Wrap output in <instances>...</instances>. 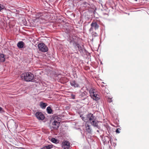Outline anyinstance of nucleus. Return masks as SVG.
Instances as JSON below:
<instances>
[{
	"label": "nucleus",
	"mask_w": 149,
	"mask_h": 149,
	"mask_svg": "<svg viewBox=\"0 0 149 149\" xmlns=\"http://www.w3.org/2000/svg\"><path fill=\"white\" fill-rule=\"evenodd\" d=\"M82 119L85 121H89L91 122V123L93 126L98 127L97 123L95 121V118L93 115L91 113L87 114L85 117H82Z\"/></svg>",
	"instance_id": "1"
},
{
	"label": "nucleus",
	"mask_w": 149,
	"mask_h": 149,
	"mask_svg": "<svg viewBox=\"0 0 149 149\" xmlns=\"http://www.w3.org/2000/svg\"><path fill=\"white\" fill-rule=\"evenodd\" d=\"M89 93L91 97L93 100L97 101L100 99L99 95L98 94V92L96 89L91 88L90 90Z\"/></svg>",
	"instance_id": "2"
},
{
	"label": "nucleus",
	"mask_w": 149,
	"mask_h": 149,
	"mask_svg": "<svg viewBox=\"0 0 149 149\" xmlns=\"http://www.w3.org/2000/svg\"><path fill=\"white\" fill-rule=\"evenodd\" d=\"M21 77L22 79H24L27 81H31L34 78L33 74L31 72L24 73L21 74Z\"/></svg>",
	"instance_id": "3"
},
{
	"label": "nucleus",
	"mask_w": 149,
	"mask_h": 149,
	"mask_svg": "<svg viewBox=\"0 0 149 149\" xmlns=\"http://www.w3.org/2000/svg\"><path fill=\"white\" fill-rule=\"evenodd\" d=\"M38 47L39 50L42 52H46L48 50L47 46L43 43L39 44L38 45Z\"/></svg>",
	"instance_id": "4"
},
{
	"label": "nucleus",
	"mask_w": 149,
	"mask_h": 149,
	"mask_svg": "<svg viewBox=\"0 0 149 149\" xmlns=\"http://www.w3.org/2000/svg\"><path fill=\"white\" fill-rule=\"evenodd\" d=\"M91 27L89 29V31L90 32L93 31V29H94L95 30H97L99 28V26L97 22L95 21H93L91 24Z\"/></svg>",
	"instance_id": "5"
},
{
	"label": "nucleus",
	"mask_w": 149,
	"mask_h": 149,
	"mask_svg": "<svg viewBox=\"0 0 149 149\" xmlns=\"http://www.w3.org/2000/svg\"><path fill=\"white\" fill-rule=\"evenodd\" d=\"M62 147L64 149H70L69 142L64 140L62 143Z\"/></svg>",
	"instance_id": "6"
},
{
	"label": "nucleus",
	"mask_w": 149,
	"mask_h": 149,
	"mask_svg": "<svg viewBox=\"0 0 149 149\" xmlns=\"http://www.w3.org/2000/svg\"><path fill=\"white\" fill-rule=\"evenodd\" d=\"M37 118L39 120H43L45 117L43 114L41 112H37L36 114Z\"/></svg>",
	"instance_id": "7"
},
{
	"label": "nucleus",
	"mask_w": 149,
	"mask_h": 149,
	"mask_svg": "<svg viewBox=\"0 0 149 149\" xmlns=\"http://www.w3.org/2000/svg\"><path fill=\"white\" fill-rule=\"evenodd\" d=\"M60 125V123L52 122V126L53 128L55 129H57Z\"/></svg>",
	"instance_id": "8"
},
{
	"label": "nucleus",
	"mask_w": 149,
	"mask_h": 149,
	"mask_svg": "<svg viewBox=\"0 0 149 149\" xmlns=\"http://www.w3.org/2000/svg\"><path fill=\"white\" fill-rule=\"evenodd\" d=\"M52 118V120L53 121L52 122H56L60 123V118L58 116H55L53 117Z\"/></svg>",
	"instance_id": "9"
},
{
	"label": "nucleus",
	"mask_w": 149,
	"mask_h": 149,
	"mask_svg": "<svg viewBox=\"0 0 149 149\" xmlns=\"http://www.w3.org/2000/svg\"><path fill=\"white\" fill-rule=\"evenodd\" d=\"M76 37L75 36H70L69 37V41L70 42L76 43Z\"/></svg>",
	"instance_id": "10"
},
{
	"label": "nucleus",
	"mask_w": 149,
	"mask_h": 149,
	"mask_svg": "<svg viewBox=\"0 0 149 149\" xmlns=\"http://www.w3.org/2000/svg\"><path fill=\"white\" fill-rule=\"evenodd\" d=\"M25 45L24 43L22 41H19L17 44V46L19 48H22L24 47Z\"/></svg>",
	"instance_id": "11"
},
{
	"label": "nucleus",
	"mask_w": 149,
	"mask_h": 149,
	"mask_svg": "<svg viewBox=\"0 0 149 149\" xmlns=\"http://www.w3.org/2000/svg\"><path fill=\"white\" fill-rule=\"evenodd\" d=\"M70 84L71 86L75 87H78L79 86V84L76 82L74 80L70 82Z\"/></svg>",
	"instance_id": "12"
},
{
	"label": "nucleus",
	"mask_w": 149,
	"mask_h": 149,
	"mask_svg": "<svg viewBox=\"0 0 149 149\" xmlns=\"http://www.w3.org/2000/svg\"><path fill=\"white\" fill-rule=\"evenodd\" d=\"M86 131L89 133H91L92 132V130L90 126L87 124H86Z\"/></svg>",
	"instance_id": "13"
},
{
	"label": "nucleus",
	"mask_w": 149,
	"mask_h": 149,
	"mask_svg": "<svg viewBox=\"0 0 149 149\" xmlns=\"http://www.w3.org/2000/svg\"><path fill=\"white\" fill-rule=\"evenodd\" d=\"M40 106L41 108L42 109H45L47 106V104L41 102L40 103Z\"/></svg>",
	"instance_id": "14"
},
{
	"label": "nucleus",
	"mask_w": 149,
	"mask_h": 149,
	"mask_svg": "<svg viewBox=\"0 0 149 149\" xmlns=\"http://www.w3.org/2000/svg\"><path fill=\"white\" fill-rule=\"evenodd\" d=\"M4 56L3 54H0V62H4L5 61Z\"/></svg>",
	"instance_id": "15"
},
{
	"label": "nucleus",
	"mask_w": 149,
	"mask_h": 149,
	"mask_svg": "<svg viewBox=\"0 0 149 149\" xmlns=\"http://www.w3.org/2000/svg\"><path fill=\"white\" fill-rule=\"evenodd\" d=\"M52 148V145H49L47 146H44L43 147L40 148V149H50Z\"/></svg>",
	"instance_id": "16"
},
{
	"label": "nucleus",
	"mask_w": 149,
	"mask_h": 149,
	"mask_svg": "<svg viewBox=\"0 0 149 149\" xmlns=\"http://www.w3.org/2000/svg\"><path fill=\"white\" fill-rule=\"evenodd\" d=\"M47 112L48 113L50 114L52 113V110L51 107H47Z\"/></svg>",
	"instance_id": "17"
},
{
	"label": "nucleus",
	"mask_w": 149,
	"mask_h": 149,
	"mask_svg": "<svg viewBox=\"0 0 149 149\" xmlns=\"http://www.w3.org/2000/svg\"><path fill=\"white\" fill-rule=\"evenodd\" d=\"M76 47L78 48L79 50H81L82 49L81 47L79 44H76Z\"/></svg>",
	"instance_id": "18"
},
{
	"label": "nucleus",
	"mask_w": 149,
	"mask_h": 149,
	"mask_svg": "<svg viewBox=\"0 0 149 149\" xmlns=\"http://www.w3.org/2000/svg\"><path fill=\"white\" fill-rule=\"evenodd\" d=\"M42 14L41 13H38L37 15V17L39 19H41L42 18V17H40L42 16Z\"/></svg>",
	"instance_id": "19"
},
{
	"label": "nucleus",
	"mask_w": 149,
	"mask_h": 149,
	"mask_svg": "<svg viewBox=\"0 0 149 149\" xmlns=\"http://www.w3.org/2000/svg\"><path fill=\"white\" fill-rule=\"evenodd\" d=\"M5 8V6L4 5L0 4V11H1Z\"/></svg>",
	"instance_id": "20"
},
{
	"label": "nucleus",
	"mask_w": 149,
	"mask_h": 149,
	"mask_svg": "<svg viewBox=\"0 0 149 149\" xmlns=\"http://www.w3.org/2000/svg\"><path fill=\"white\" fill-rule=\"evenodd\" d=\"M51 141L52 142L54 143H56L57 141V140L55 138H52L51 139Z\"/></svg>",
	"instance_id": "21"
},
{
	"label": "nucleus",
	"mask_w": 149,
	"mask_h": 149,
	"mask_svg": "<svg viewBox=\"0 0 149 149\" xmlns=\"http://www.w3.org/2000/svg\"><path fill=\"white\" fill-rule=\"evenodd\" d=\"M107 101L109 102H112V98L108 97L107 99Z\"/></svg>",
	"instance_id": "22"
},
{
	"label": "nucleus",
	"mask_w": 149,
	"mask_h": 149,
	"mask_svg": "<svg viewBox=\"0 0 149 149\" xmlns=\"http://www.w3.org/2000/svg\"><path fill=\"white\" fill-rule=\"evenodd\" d=\"M92 34L93 36L96 37L97 36V33L95 32H93Z\"/></svg>",
	"instance_id": "23"
},
{
	"label": "nucleus",
	"mask_w": 149,
	"mask_h": 149,
	"mask_svg": "<svg viewBox=\"0 0 149 149\" xmlns=\"http://www.w3.org/2000/svg\"><path fill=\"white\" fill-rule=\"evenodd\" d=\"M4 112V111L3 110V109L0 107V113H3Z\"/></svg>",
	"instance_id": "24"
},
{
	"label": "nucleus",
	"mask_w": 149,
	"mask_h": 149,
	"mask_svg": "<svg viewBox=\"0 0 149 149\" xmlns=\"http://www.w3.org/2000/svg\"><path fill=\"white\" fill-rule=\"evenodd\" d=\"M87 93L86 91H84L82 93V95L83 96H84L85 95H87Z\"/></svg>",
	"instance_id": "25"
},
{
	"label": "nucleus",
	"mask_w": 149,
	"mask_h": 149,
	"mask_svg": "<svg viewBox=\"0 0 149 149\" xmlns=\"http://www.w3.org/2000/svg\"><path fill=\"white\" fill-rule=\"evenodd\" d=\"M120 129L119 128L117 129L116 132L117 133H119L120 132Z\"/></svg>",
	"instance_id": "26"
}]
</instances>
